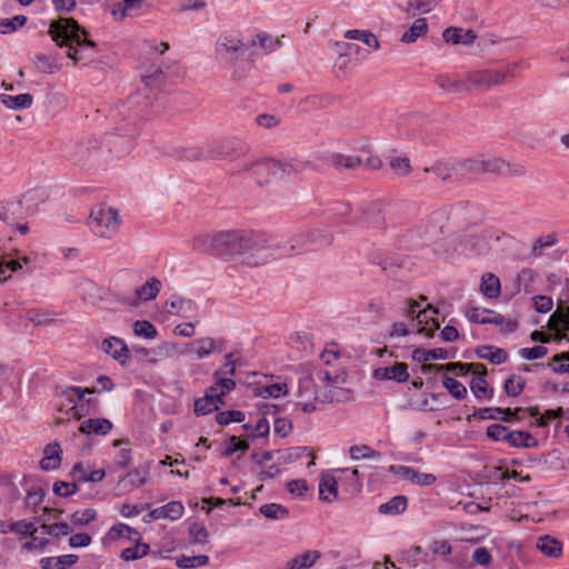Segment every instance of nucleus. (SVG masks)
I'll list each match as a JSON object with an SVG mask.
<instances>
[{"instance_id": "obj_1", "label": "nucleus", "mask_w": 569, "mask_h": 569, "mask_svg": "<svg viewBox=\"0 0 569 569\" xmlns=\"http://www.w3.org/2000/svg\"><path fill=\"white\" fill-rule=\"evenodd\" d=\"M48 33L60 47H67V56L74 62L92 59L97 52V43L88 38V32L73 18L52 20Z\"/></svg>"}, {"instance_id": "obj_2", "label": "nucleus", "mask_w": 569, "mask_h": 569, "mask_svg": "<svg viewBox=\"0 0 569 569\" xmlns=\"http://www.w3.org/2000/svg\"><path fill=\"white\" fill-rule=\"evenodd\" d=\"M138 112L129 114L128 119L123 118L116 126V133L104 134L103 142H99L97 139L88 140L86 143H76L71 157L76 163L83 168H90L101 164L103 147L109 152L112 151V140L117 137L123 138L132 136L136 132V119Z\"/></svg>"}, {"instance_id": "obj_3", "label": "nucleus", "mask_w": 569, "mask_h": 569, "mask_svg": "<svg viewBox=\"0 0 569 569\" xmlns=\"http://www.w3.org/2000/svg\"><path fill=\"white\" fill-rule=\"evenodd\" d=\"M241 232L242 230H226L213 234H199L192 239V249L226 261L238 259Z\"/></svg>"}, {"instance_id": "obj_4", "label": "nucleus", "mask_w": 569, "mask_h": 569, "mask_svg": "<svg viewBox=\"0 0 569 569\" xmlns=\"http://www.w3.org/2000/svg\"><path fill=\"white\" fill-rule=\"evenodd\" d=\"M332 241V233L323 229L310 228L293 233L287 242L274 243V251H277V258L293 257L328 247Z\"/></svg>"}, {"instance_id": "obj_5", "label": "nucleus", "mask_w": 569, "mask_h": 569, "mask_svg": "<svg viewBox=\"0 0 569 569\" xmlns=\"http://www.w3.org/2000/svg\"><path fill=\"white\" fill-rule=\"evenodd\" d=\"M277 258L274 243L264 232L242 230L238 246V259L251 267L263 264Z\"/></svg>"}, {"instance_id": "obj_6", "label": "nucleus", "mask_w": 569, "mask_h": 569, "mask_svg": "<svg viewBox=\"0 0 569 569\" xmlns=\"http://www.w3.org/2000/svg\"><path fill=\"white\" fill-rule=\"evenodd\" d=\"M39 198L38 190L26 192L22 198L9 199L0 203V220L9 226H14L18 221L36 213L37 208L31 206Z\"/></svg>"}, {"instance_id": "obj_7", "label": "nucleus", "mask_w": 569, "mask_h": 569, "mask_svg": "<svg viewBox=\"0 0 569 569\" xmlns=\"http://www.w3.org/2000/svg\"><path fill=\"white\" fill-rule=\"evenodd\" d=\"M518 63L507 64L502 69H483L470 71L467 74L469 92L473 89L486 91L492 86L503 83L509 77L515 76Z\"/></svg>"}, {"instance_id": "obj_8", "label": "nucleus", "mask_w": 569, "mask_h": 569, "mask_svg": "<svg viewBox=\"0 0 569 569\" xmlns=\"http://www.w3.org/2000/svg\"><path fill=\"white\" fill-rule=\"evenodd\" d=\"M90 230L102 238H111L119 226L118 211L111 207L98 206L88 218Z\"/></svg>"}, {"instance_id": "obj_9", "label": "nucleus", "mask_w": 569, "mask_h": 569, "mask_svg": "<svg viewBox=\"0 0 569 569\" xmlns=\"http://www.w3.org/2000/svg\"><path fill=\"white\" fill-rule=\"evenodd\" d=\"M248 46L237 36L221 34L216 42V56L223 66L240 60L248 51Z\"/></svg>"}, {"instance_id": "obj_10", "label": "nucleus", "mask_w": 569, "mask_h": 569, "mask_svg": "<svg viewBox=\"0 0 569 569\" xmlns=\"http://www.w3.org/2000/svg\"><path fill=\"white\" fill-rule=\"evenodd\" d=\"M266 166L269 167V173L276 179L303 176L316 171V166L311 161L299 158L289 160L269 159Z\"/></svg>"}, {"instance_id": "obj_11", "label": "nucleus", "mask_w": 569, "mask_h": 569, "mask_svg": "<svg viewBox=\"0 0 569 569\" xmlns=\"http://www.w3.org/2000/svg\"><path fill=\"white\" fill-rule=\"evenodd\" d=\"M249 147L237 139L213 141L206 149V159H234L244 156Z\"/></svg>"}, {"instance_id": "obj_12", "label": "nucleus", "mask_w": 569, "mask_h": 569, "mask_svg": "<svg viewBox=\"0 0 569 569\" xmlns=\"http://www.w3.org/2000/svg\"><path fill=\"white\" fill-rule=\"evenodd\" d=\"M346 223L357 228L382 230L386 226L385 216L379 203H370L357 209V216Z\"/></svg>"}, {"instance_id": "obj_13", "label": "nucleus", "mask_w": 569, "mask_h": 569, "mask_svg": "<svg viewBox=\"0 0 569 569\" xmlns=\"http://www.w3.org/2000/svg\"><path fill=\"white\" fill-rule=\"evenodd\" d=\"M161 287V281L156 277H151L146 283L134 290V297H124L120 301L130 308H137L141 302L153 300L160 292Z\"/></svg>"}, {"instance_id": "obj_14", "label": "nucleus", "mask_w": 569, "mask_h": 569, "mask_svg": "<svg viewBox=\"0 0 569 569\" xmlns=\"http://www.w3.org/2000/svg\"><path fill=\"white\" fill-rule=\"evenodd\" d=\"M389 471L401 476L413 485L422 487L432 486L437 481V477L435 475L419 472L412 467L392 465L390 466Z\"/></svg>"}, {"instance_id": "obj_15", "label": "nucleus", "mask_w": 569, "mask_h": 569, "mask_svg": "<svg viewBox=\"0 0 569 569\" xmlns=\"http://www.w3.org/2000/svg\"><path fill=\"white\" fill-rule=\"evenodd\" d=\"M372 377L379 381L392 380L398 383L406 382L409 379L408 365L405 362H396L390 367L376 368L372 372Z\"/></svg>"}, {"instance_id": "obj_16", "label": "nucleus", "mask_w": 569, "mask_h": 569, "mask_svg": "<svg viewBox=\"0 0 569 569\" xmlns=\"http://www.w3.org/2000/svg\"><path fill=\"white\" fill-rule=\"evenodd\" d=\"M168 312L189 319L197 315L198 306L191 299H186L179 295H172L167 301Z\"/></svg>"}, {"instance_id": "obj_17", "label": "nucleus", "mask_w": 569, "mask_h": 569, "mask_svg": "<svg viewBox=\"0 0 569 569\" xmlns=\"http://www.w3.org/2000/svg\"><path fill=\"white\" fill-rule=\"evenodd\" d=\"M101 348L114 360L119 361L121 366L124 367L128 365L130 351L122 339L116 337L104 339L101 343Z\"/></svg>"}, {"instance_id": "obj_18", "label": "nucleus", "mask_w": 569, "mask_h": 569, "mask_svg": "<svg viewBox=\"0 0 569 569\" xmlns=\"http://www.w3.org/2000/svg\"><path fill=\"white\" fill-rule=\"evenodd\" d=\"M223 339L214 340L213 338L206 337L190 343L186 352H194L198 359H203L212 355L216 350L221 352L223 350Z\"/></svg>"}, {"instance_id": "obj_19", "label": "nucleus", "mask_w": 569, "mask_h": 569, "mask_svg": "<svg viewBox=\"0 0 569 569\" xmlns=\"http://www.w3.org/2000/svg\"><path fill=\"white\" fill-rule=\"evenodd\" d=\"M321 557L322 553L319 550H306L288 560L284 569H310Z\"/></svg>"}, {"instance_id": "obj_20", "label": "nucleus", "mask_w": 569, "mask_h": 569, "mask_svg": "<svg viewBox=\"0 0 569 569\" xmlns=\"http://www.w3.org/2000/svg\"><path fill=\"white\" fill-rule=\"evenodd\" d=\"M435 82L443 90L450 93H466L469 92L468 78L460 79L448 74H439L436 77Z\"/></svg>"}, {"instance_id": "obj_21", "label": "nucleus", "mask_w": 569, "mask_h": 569, "mask_svg": "<svg viewBox=\"0 0 569 569\" xmlns=\"http://www.w3.org/2000/svg\"><path fill=\"white\" fill-rule=\"evenodd\" d=\"M338 482L336 478L328 471L323 472L319 482V499L326 502H331L338 499Z\"/></svg>"}, {"instance_id": "obj_22", "label": "nucleus", "mask_w": 569, "mask_h": 569, "mask_svg": "<svg viewBox=\"0 0 569 569\" xmlns=\"http://www.w3.org/2000/svg\"><path fill=\"white\" fill-rule=\"evenodd\" d=\"M184 507L180 501H171L162 507L156 508L148 513L152 519L178 520L182 517Z\"/></svg>"}, {"instance_id": "obj_23", "label": "nucleus", "mask_w": 569, "mask_h": 569, "mask_svg": "<svg viewBox=\"0 0 569 569\" xmlns=\"http://www.w3.org/2000/svg\"><path fill=\"white\" fill-rule=\"evenodd\" d=\"M442 38L447 43L452 44H471L477 38L472 30H463L462 28L449 27L442 32Z\"/></svg>"}, {"instance_id": "obj_24", "label": "nucleus", "mask_w": 569, "mask_h": 569, "mask_svg": "<svg viewBox=\"0 0 569 569\" xmlns=\"http://www.w3.org/2000/svg\"><path fill=\"white\" fill-rule=\"evenodd\" d=\"M113 425L106 418H90L79 426V431L84 435H100L106 436L112 429Z\"/></svg>"}, {"instance_id": "obj_25", "label": "nucleus", "mask_w": 569, "mask_h": 569, "mask_svg": "<svg viewBox=\"0 0 569 569\" xmlns=\"http://www.w3.org/2000/svg\"><path fill=\"white\" fill-rule=\"evenodd\" d=\"M62 450L58 442L48 445L44 448V457L40 460V468L43 471L56 470L61 465Z\"/></svg>"}, {"instance_id": "obj_26", "label": "nucleus", "mask_w": 569, "mask_h": 569, "mask_svg": "<svg viewBox=\"0 0 569 569\" xmlns=\"http://www.w3.org/2000/svg\"><path fill=\"white\" fill-rule=\"evenodd\" d=\"M476 355L479 359H485L493 365H502L508 360V353L505 349L485 345L476 348Z\"/></svg>"}, {"instance_id": "obj_27", "label": "nucleus", "mask_w": 569, "mask_h": 569, "mask_svg": "<svg viewBox=\"0 0 569 569\" xmlns=\"http://www.w3.org/2000/svg\"><path fill=\"white\" fill-rule=\"evenodd\" d=\"M253 395L261 398H279L288 393V387L286 383H270L264 385L261 381L252 385Z\"/></svg>"}, {"instance_id": "obj_28", "label": "nucleus", "mask_w": 569, "mask_h": 569, "mask_svg": "<svg viewBox=\"0 0 569 569\" xmlns=\"http://www.w3.org/2000/svg\"><path fill=\"white\" fill-rule=\"evenodd\" d=\"M453 355H450L447 349L445 348H435V349H422V348H416L412 351V359L417 362L425 363L430 360H446L453 358Z\"/></svg>"}, {"instance_id": "obj_29", "label": "nucleus", "mask_w": 569, "mask_h": 569, "mask_svg": "<svg viewBox=\"0 0 569 569\" xmlns=\"http://www.w3.org/2000/svg\"><path fill=\"white\" fill-rule=\"evenodd\" d=\"M131 541H133L134 545L132 547L124 548L120 553V558L122 560L134 561L146 557L149 553L150 547L148 543L141 542L140 533L139 536H133Z\"/></svg>"}, {"instance_id": "obj_30", "label": "nucleus", "mask_w": 569, "mask_h": 569, "mask_svg": "<svg viewBox=\"0 0 569 569\" xmlns=\"http://www.w3.org/2000/svg\"><path fill=\"white\" fill-rule=\"evenodd\" d=\"M0 101L8 109L22 110L32 106L33 97L30 93H20L17 96L2 93L0 94Z\"/></svg>"}, {"instance_id": "obj_31", "label": "nucleus", "mask_w": 569, "mask_h": 569, "mask_svg": "<svg viewBox=\"0 0 569 569\" xmlns=\"http://www.w3.org/2000/svg\"><path fill=\"white\" fill-rule=\"evenodd\" d=\"M29 264L30 258L27 256H23L21 259H13L9 257L8 254H3L0 252V281H7L10 276H4L7 270H10L11 272H17L22 269V263Z\"/></svg>"}, {"instance_id": "obj_32", "label": "nucleus", "mask_w": 569, "mask_h": 569, "mask_svg": "<svg viewBox=\"0 0 569 569\" xmlns=\"http://www.w3.org/2000/svg\"><path fill=\"white\" fill-rule=\"evenodd\" d=\"M79 560L77 555H63L59 557H44L40 560L42 569H66L76 565Z\"/></svg>"}, {"instance_id": "obj_33", "label": "nucleus", "mask_w": 569, "mask_h": 569, "mask_svg": "<svg viewBox=\"0 0 569 569\" xmlns=\"http://www.w3.org/2000/svg\"><path fill=\"white\" fill-rule=\"evenodd\" d=\"M174 348V345L162 343L157 348H133V351L142 357L147 358L148 361L152 365H156L159 361V358L168 357L170 351Z\"/></svg>"}, {"instance_id": "obj_34", "label": "nucleus", "mask_w": 569, "mask_h": 569, "mask_svg": "<svg viewBox=\"0 0 569 569\" xmlns=\"http://www.w3.org/2000/svg\"><path fill=\"white\" fill-rule=\"evenodd\" d=\"M537 548L550 558H558L562 552V543L549 535L542 536L538 539Z\"/></svg>"}, {"instance_id": "obj_35", "label": "nucleus", "mask_w": 569, "mask_h": 569, "mask_svg": "<svg viewBox=\"0 0 569 569\" xmlns=\"http://www.w3.org/2000/svg\"><path fill=\"white\" fill-rule=\"evenodd\" d=\"M480 291L489 299L498 298L501 292L499 278L490 272L483 274L481 278Z\"/></svg>"}, {"instance_id": "obj_36", "label": "nucleus", "mask_w": 569, "mask_h": 569, "mask_svg": "<svg viewBox=\"0 0 569 569\" xmlns=\"http://www.w3.org/2000/svg\"><path fill=\"white\" fill-rule=\"evenodd\" d=\"M478 159H452L451 169H453V174L459 176L460 178H470L475 173L478 172Z\"/></svg>"}, {"instance_id": "obj_37", "label": "nucleus", "mask_w": 569, "mask_h": 569, "mask_svg": "<svg viewBox=\"0 0 569 569\" xmlns=\"http://www.w3.org/2000/svg\"><path fill=\"white\" fill-rule=\"evenodd\" d=\"M133 536H139V531L126 523H117L108 530L103 538V543L116 541L120 538L132 540Z\"/></svg>"}, {"instance_id": "obj_38", "label": "nucleus", "mask_w": 569, "mask_h": 569, "mask_svg": "<svg viewBox=\"0 0 569 569\" xmlns=\"http://www.w3.org/2000/svg\"><path fill=\"white\" fill-rule=\"evenodd\" d=\"M408 507V498L405 496H395L389 501L381 503L378 511L381 515H400Z\"/></svg>"}, {"instance_id": "obj_39", "label": "nucleus", "mask_w": 569, "mask_h": 569, "mask_svg": "<svg viewBox=\"0 0 569 569\" xmlns=\"http://www.w3.org/2000/svg\"><path fill=\"white\" fill-rule=\"evenodd\" d=\"M513 438L509 439V446L513 448H537L539 441L530 432L522 430L511 431Z\"/></svg>"}, {"instance_id": "obj_40", "label": "nucleus", "mask_w": 569, "mask_h": 569, "mask_svg": "<svg viewBox=\"0 0 569 569\" xmlns=\"http://www.w3.org/2000/svg\"><path fill=\"white\" fill-rule=\"evenodd\" d=\"M259 511L263 517L270 520H283L289 517V509L276 502L262 505Z\"/></svg>"}, {"instance_id": "obj_41", "label": "nucleus", "mask_w": 569, "mask_h": 569, "mask_svg": "<svg viewBox=\"0 0 569 569\" xmlns=\"http://www.w3.org/2000/svg\"><path fill=\"white\" fill-rule=\"evenodd\" d=\"M147 471L141 472L139 469H133L119 481V486H123L127 490L139 488L147 482Z\"/></svg>"}, {"instance_id": "obj_42", "label": "nucleus", "mask_w": 569, "mask_h": 569, "mask_svg": "<svg viewBox=\"0 0 569 569\" xmlns=\"http://www.w3.org/2000/svg\"><path fill=\"white\" fill-rule=\"evenodd\" d=\"M470 390L478 400H490L493 396V389L488 387L486 378L473 377L470 381Z\"/></svg>"}, {"instance_id": "obj_43", "label": "nucleus", "mask_w": 569, "mask_h": 569, "mask_svg": "<svg viewBox=\"0 0 569 569\" xmlns=\"http://www.w3.org/2000/svg\"><path fill=\"white\" fill-rule=\"evenodd\" d=\"M548 327L550 330L569 331V306L556 310L549 318Z\"/></svg>"}, {"instance_id": "obj_44", "label": "nucleus", "mask_w": 569, "mask_h": 569, "mask_svg": "<svg viewBox=\"0 0 569 569\" xmlns=\"http://www.w3.org/2000/svg\"><path fill=\"white\" fill-rule=\"evenodd\" d=\"M331 163L337 168H345L347 170H355L362 164V159L358 156H347L342 153H335L330 158Z\"/></svg>"}, {"instance_id": "obj_45", "label": "nucleus", "mask_w": 569, "mask_h": 569, "mask_svg": "<svg viewBox=\"0 0 569 569\" xmlns=\"http://www.w3.org/2000/svg\"><path fill=\"white\" fill-rule=\"evenodd\" d=\"M427 30H428L427 20L425 18H419L401 36V41L405 43L415 42L420 36L425 34L427 32Z\"/></svg>"}, {"instance_id": "obj_46", "label": "nucleus", "mask_w": 569, "mask_h": 569, "mask_svg": "<svg viewBox=\"0 0 569 569\" xmlns=\"http://www.w3.org/2000/svg\"><path fill=\"white\" fill-rule=\"evenodd\" d=\"M442 386L448 390L450 396L457 400H462L468 395L467 388L460 381L449 376L442 377Z\"/></svg>"}, {"instance_id": "obj_47", "label": "nucleus", "mask_w": 569, "mask_h": 569, "mask_svg": "<svg viewBox=\"0 0 569 569\" xmlns=\"http://www.w3.org/2000/svg\"><path fill=\"white\" fill-rule=\"evenodd\" d=\"M172 156L178 160L197 161L206 159V150L200 147H186L176 149Z\"/></svg>"}, {"instance_id": "obj_48", "label": "nucleus", "mask_w": 569, "mask_h": 569, "mask_svg": "<svg viewBox=\"0 0 569 569\" xmlns=\"http://www.w3.org/2000/svg\"><path fill=\"white\" fill-rule=\"evenodd\" d=\"M26 318L34 326H47L54 321V313L49 310L30 309L27 311Z\"/></svg>"}, {"instance_id": "obj_49", "label": "nucleus", "mask_w": 569, "mask_h": 569, "mask_svg": "<svg viewBox=\"0 0 569 569\" xmlns=\"http://www.w3.org/2000/svg\"><path fill=\"white\" fill-rule=\"evenodd\" d=\"M209 557L206 555L200 556H180L176 558V565L180 569H191L208 565Z\"/></svg>"}, {"instance_id": "obj_50", "label": "nucleus", "mask_w": 569, "mask_h": 569, "mask_svg": "<svg viewBox=\"0 0 569 569\" xmlns=\"http://www.w3.org/2000/svg\"><path fill=\"white\" fill-rule=\"evenodd\" d=\"M345 37L347 39L360 40L368 47L373 48L376 50L379 48V41L377 37L373 33L366 30H348L345 33Z\"/></svg>"}, {"instance_id": "obj_51", "label": "nucleus", "mask_w": 569, "mask_h": 569, "mask_svg": "<svg viewBox=\"0 0 569 569\" xmlns=\"http://www.w3.org/2000/svg\"><path fill=\"white\" fill-rule=\"evenodd\" d=\"M96 388H80L76 386H71L61 391V395L69 401L73 403H78L84 399L86 395L96 393Z\"/></svg>"}, {"instance_id": "obj_52", "label": "nucleus", "mask_w": 569, "mask_h": 569, "mask_svg": "<svg viewBox=\"0 0 569 569\" xmlns=\"http://www.w3.org/2000/svg\"><path fill=\"white\" fill-rule=\"evenodd\" d=\"M452 159L438 161L431 167H426L425 172H432L437 177H439L442 181L449 180L453 174V169H451Z\"/></svg>"}, {"instance_id": "obj_53", "label": "nucleus", "mask_w": 569, "mask_h": 569, "mask_svg": "<svg viewBox=\"0 0 569 569\" xmlns=\"http://www.w3.org/2000/svg\"><path fill=\"white\" fill-rule=\"evenodd\" d=\"M526 386V380L521 376L511 375L505 380L503 390L510 397L519 396Z\"/></svg>"}, {"instance_id": "obj_54", "label": "nucleus", "mask_w": 569, "mask_h": 569, "mask_svg": "<svg viewBox=\"0 0 569 569\" xmlns=\"http://www.w3.org/2000/svg\"><path fill=\"white\" fill-rule=\"evenodd\" d=\"M28 21V18L23 14H17L11 19H0V33L9 34L16 32L19 28H22Z\"/></svg>"}, {"instance_id": "obj_55", "label": "nucleus", "mask_w": 569, "mask_h": 569, "mask_svg": "<svg viewBox=\"0 0 569 569\" xmlns=\"http://www.w3.org/2000/svg\"><path fill=\"white\" fill-rule=\"evenodd\" d=\"M486 435L489 439L493 441H505L509 442V439L513 438L511 436V430L506 426L499 423H492L487 427Z\"/></svg>"}, {"instance_id": "obj_56", "label": "nucleus", "mask_w": 569, "mask_h": 569, "mask_svg": "<svg viewBox=\"0 0 569 569\" xmlns=\"http://www.w3.org/2000/svg\"><path fill=\"white\" fill-rule=\"evenodd\" d=\"M213 411H217V405L212 402L211 393H204L203 397L194 400L196 416H206Z\"/></svg>"}, {"instance_id": "obj_57", "label": "nucleus", "mask_w": 569, "mask_h": 569, "mask_svg": "<svg viewBox=\"0 0 569 569\" xmlns=\"http://www.w3.org/2000/svg\"><path fill=\"white\" fill-rule=\"evenodd\" d=\"M133 333L146 339H154L158 336L157 328L148 320L134 321Z\"/></svg>"}, {"instance_id": "obj_58", "label": "nucleus", "mask_w": 569, "mask_h": 569, "mask_svg": "<svg viewBox=\"0 0 569 569\" xmlns=\"http://www.w3.org/2000/svg\"><path fill=\"white\" fill-rule=\"evenodd\" d=\"M349 455L353 460H359L361 458L379 459L381 457L379 451L371 449L367 445L351 446L349 448Z\"/></svg>"}, {"instance_id": "obj_59", "label": "nucleus", "mask_w": 569, "mask_h": 569, "mask_svg": "<svg viewBox=\"0 0 569 569\" xmlns=\"http://www.w3.org/2000/svg\"><path fill=\"white\" fill-rule=\"evenodd\" d=\"M419 556H422V562L428 563V553L425 552L420 546H412L408 550L403 551L402 559L409 566L417 567L419 562Z\"/></svg>"}, {"instance_id": "obj_60", "label": "nucleus", "mask_w": 569, "mask_h": 569, "mask_svg": "<svg viewBox=\"0 0 569 569\" xmlns=\"http://www.w3.org/2000/svg\"><path fill=\"white\" fill-rule=\"evenodd\" d=\"M244 418V413L240 410H227L216 415V422L219 426H228L231 422H242Z\"/></svg>"}, {"instance_id": "obj_61", "label": "nucleus", "mask_w": 569, "mask_h": 569, "mask_svg": "<svg viewBox=\"0 0 569 569\" xmlns=\"http://www.w3.org/2000/svg\"><path fill=\"white\" fill-rule=\"evenodd\" d=\"M381 267L385 272L395 273L396 268L402 267V260L399 257L387 256V257H375L373 260Z\"/></svg>"}, {"instance_id": "obj_62", "label": "nucleus", "mask_w": 569, "mask_h": 569, "mask_svg": "<svg viewBox=\"0 0 569 569\" xmlns=\"http://www.w3.org/2000/svg\"><path fill=\"white\" fill-rule=\"evenodd\" d=\"M97 518V511L88 508L84 510H77L71 515V522L77 526H86Z\"/></svg>"}, {"instance_id": "obj_63", "label": "nucleus", "mask_w": 569, "mask_h": 569, "mask_svg": "<svg viewBox=\"0 0 569 569\" xmlns=\"http://www.w3.org/2000/svg\"><path fill=\"white\" fill-rule=\"evenodd\" d=\"M556 242H557V237L553 233L547 234L546 237H539L533 243V247L531 250V256L540 257L542 254V250L545 248H549V247L553 246Z\"/></svg>"}, {"instance_id": "obj_64", "label": "nucleus", "mask_w": 569, "mask_h": 569, "mask_svg": "<svg viewBox=\"0 0 569 569\" xmlns=\"http://www.w3.org/2000/svg\"><path fill=\"white\" fill-rule=\"evenodd\" d=\"M390 167L399 176H408L411 172L410 160L407 157L392 158Z\"/></svg>"}]
</instances>
